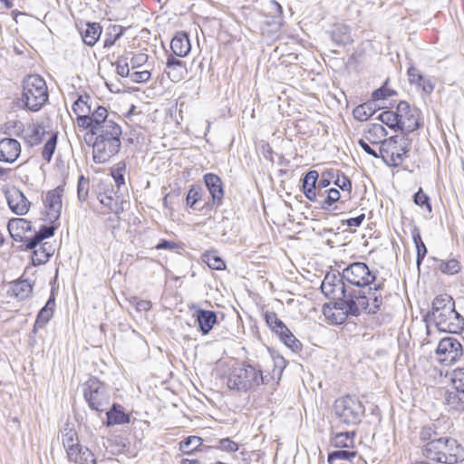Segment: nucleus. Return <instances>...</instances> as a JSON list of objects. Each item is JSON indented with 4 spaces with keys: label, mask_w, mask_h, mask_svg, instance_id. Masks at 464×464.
<instances>
[{
    "label": "nucleus",
    "mask_w": 464,
    "mask_h": 464,
    "mask_svg": "<svg viewBox=\"0 0 464 464\" xmlns=\"http://www.w3.org/2000/svg\"><path fill=\"white\" fill-rule=\"evenodd\" d=\"M21 153V145L14 140L5 138L0 140V160L7 163L14 162Z\"/></svg>",
    "instance_id": "a211bd4d"
},
{
    "label": "nucleus",
    "mask_w": 464,
    "mask_h": 464,
    "mask_svg": "<svg viewBox=\"0 0 464 464\" xmlns=\"http://www.w3.org/2000/svg\"><path fill=\"white\" fill-rule=\"evenodd\" d=\"M364 219V215H360L356 218H352L347 219L346 223L349 227H359L362 220Z\"/></svg>",
    "instance_id": "774afa93"
},
{
    "label": "nucleus",
    "mask_w": 464,
    "mask_h": 464,
    "mask_svg": "<svg viewBox=\"0 0 464 464\" xmlns=\"http://www.w3.org/2000/svg\"><path fill=\"white\" fill-rule=\"evenodd\" d=\"M199 198L200 196L198 190L194 188L189 189L186 198L187 205L192 208L199 199Z\"/></svg>",
    "instance_id": "680f3d73"
},
{
    "label": "nucleus",
    "mask_w": 464,
    "mask_h": 464,
    "mask_svg": "<svg viewBox=\"0 0 464 464\" xmlns=\"http://www.w3.org/2000/svg\"><path fill=\"white\" fill-rule=\"evenodd\" d=\"M417 249V265L420 266L421 260L424 258V256L427 254V248L425 244L420 243L419 245H416Z\"/></svg>",
    "instance_id": "338daca9"
},
{
    "label": "nucleus",
    "mask_w": 464,
    "mask_h": 464,
    "mask_svg": "<svg viewBox=\"0 0 464 464\" xmlns=\"http://www.w3.org/2000/svg\"><path fill=\"white\" fill-rule=\"evenodd\" d=\"M340 198V192L336 188H330L327 191V197L321 202V208L324 210H330L331 206L338 201Z\"/></svg>",
    "instance_id": "c03bdc74"
},
{
    "label": "nucleus",
    "mask_w": 464,
    "mask_h": 464,
    "mask_svg": "<svg viewBox=\"0 0 464 464\" xmlns=\"http://www.w3.org/2000/svg\"><path fill=\"white\" fill-rule=\"evenodd\" d=\"M390 95L391 94L389 92V90L386 87L382 86V87L379 88L378 90L374 91L372 92V97L373 101H379V100L384 99L385 97L390 96Z\"/></svg>",
    "instance_id": "0e129e2a"
},
{
    "label": "nucleus",
    "mask_w": 464,
    "mask_h": 464,
    "mask_svg": "<svg viewBox=\"0 0 464 464\" xmlns=\"http://www.w3.org/2000/svg\"><path fill=\"white\" fill-rule=\"evenodd\" d=\"M156 249H167V250H175L178 248L177 243L173 241L161 240L156 246Z\"/></svg>",
    "instance_id": "69168bd1"
},
{
    "label": "nucleus",
    "mask_w": 464,
    "mask_h": 464,
    "mask_svg": "<svg viewBox=\"0 0 464 464\" xmlns=\"http://www.w3.org/2000/svg\"><path fill=\"white\" fill-rule=\"evenodd\" d=\"M440 269L444 274L455 275L460 270V266L457 260L451 259L447 262H442L440 265Z\"/></svg>",
    "instance_id": "de8ad7c7"
},
{
    "label": "nucleus",
    "mask_w": 464,
    "mask_h": 464,
    "mask_svg": "<svg viewBox=\"0 0 464 464\" xmlns=\"http://www.w3.org/2000/svg\"><path fill=\"white\" fill-rule=\"evenodd\" d=\"M130 421L129 416L121 410L113 405L112 409L107 412V425L124 424Z\"/></svg>",
    "instance_id": "473e14b6"
},
{
    "label": "nucleus",
    "mask_w": 464,
    "mask_h": 464,
    "mask_svg": "<svg viewBox=\"0 0 464 464\" xmlns=\"http://www.w3.org/2000/svg\"><path fill=\"white\" fill-rule=\"evenodd\" d=\"M261 14L266 18L267 25L280 26L282 24V7L275 0H262Z\"/></svg>",
    "instance_id": "f3484780"
},
{
    "label": "nucleus",
    "mask_w": 464,
    "mask_h": 464,
    "mask_svg": "<svg viewBox=\"0 0 464 464\" xmlns=\"http://www.w3.org/2000/svg\"><path fill=\"white\" fill-rule=\"evenodd\" d=\"M116 72L121 77H128L130 75L128 57L127 56H120L115 62Z\"/></svg>",
    "instance_id": "49530a36"
},
{
    "label": "nucleus",
    "mask_w": 464,
    "mask_h": 464,
    "mask_svg": "<svg viewBox=\"0 0 464 464\" xmlns=\"http://www.w3.org/2000/svg\"><path fill=\"white\" fill-rule=\"evenodd\" d=\"M451 382L457 392L464 393V368H459L453 371Z\"/></svg>",
    "instance_id": "ea45409f"
},
{
    "label": "nucleus",
    "mask_w": 464,
    "mask_h": 464,
    "mask_svg": "<svg viewBox=\"0 0 464 464\" xmlns=\"http://www.w3.org/2000/svg\"><path fill=\"white\" fill-rule=\"evenodd\" d=\"M123 29L121 26H112L111 32L104 40V47H111L122 35Z\"/></svg>",
    "instance_id": "a18cd8bd"
},
{
    "label": "nucleus",
    "mask_w": 464,
    "mask_h": 464,
    "mask_svg": "<svg viewBox=\"0 0 464 464\" xmlns=\"http://www.w3.org/2000/svg\"><path fill=\"white\" fill-rule=\"evenodd\" d=\"M89 188H90L89 179L84 178L83 176H81L78 179V185H77V193H78L79 200L85 201L88 198Z\"/></svg>",
    "instance_id": "79ce46f5"
},
{
    "label": "nucleus",
    "mask_w": 464,
    "mask_h": 464,
    "mask_svg": "<svg viewBox=\"0 0 464 464\" xmlns=\"http://www.w3.org/2000/svg\"><path fill=\"white\" fill-rule=\"evenodd\" d=\"M82 450H83V448L79 444L70 446L69 449H66V452H67L69 459L71 461H74V462L79 460V455L81 454Z\"/></svg>",
    "instance_id": "bf43d9fd"
},
{
    "label": "nucleus",
    "mask_w": 464,
    "mask_h": 464,
    "mask_svg": "<svg viewBox=\"0 0 464 464\" xmlns=\"http://www.w3.org/2000/svg\"><path fill=\"white\" fill-rule=\"evenodd\" d=\"M98 199L102 205L106 207L108 210L112 213L119 215L123 211L122 204L119 202V198L115 196L112 189L99 193Z\"/></svg>",
    "instance_id": "b1692460"
},
{
    "label": "nucleus",
    "mask_w": 464,
    "mask_h": 464,
    "mask_svg": "<svg viewBox=\"0 0 464 464\" xmlns=\"http://www.w3.org/2000/svg\"><path fill=\"white\" fill-rule=\"evenodd\" d=\"M63 447L69 449L70 446H73L78 443V438L76 432L73 430H69L63 435Z\"/></svg>",
    "instance_id": "603ef678"
},
{
    "label": "nucleus",
    "mask_w": 464,
    "mask_h": 464,
    "mask_svg": "<svg viewBox=\"0 0 464 464\" xmlns=\"http://www.w3.org/2000/svg\"><path fill=\"white\" fill-rule=\"evenodd\" d=\"M130 304L138 311V312H147L151 308V303L148 300H141L138 297H131L130 299Z\"/></svg>",
    "instance_id": "8fccbe9b"
},
{
    "label": "nucleus",
    "mask_w": 464,
    "mask_h": 464,
    "mask_svg": "<svg viewBox=\"0 0 464 464\" xmlns=\"http://www.w3.org/2000/svg\"><path fill=\"white\" fill-rule=\"evenodd\" d=\"M204 262L212 269L222 270L226 267L225 262L214 253L205 254Z\"/></svg>",
    "instance_id": "4c0bfd02"
},
{
    "label": "nucleus",
    "mask_w": 464,
    "mask_h": 464,
    "mask_svg": "<svg viewBox=\"0 0 464 464\" xmlns=\"http://www.w3.org/2000/svg\"><path fill=\"white\" fill-rule=\"evenodd\" d=\"M44 134L45 130L43 126L32 124L24 130L23 138L28 145L35 146L42 141Z\"/></svg>",
    "instance_id": "a878e982"
},
{
    "label": "nucleus",
    "mask_w": 464,
    "mask_h": 464,
    "mask_svg": "<svg viewBox=\"0 0 464 464\" xmlns=\"http://www.w3.org/2000/svg\"><path fill=\"white\" fill-rule=\"evenodd\" d=\"M54 230L55 227L53 226H44L39 232H37L34 237H31L27 240L26 248L36 247L42 240L52 237L54 234Z\"/></svg>",
    "instance_id": "2f4dec72"
},
{
    "label": "nucleus",
    "mask_w": 464,
    "mask_h": 464,
    "mask_svg": "<svg viewBox=\"0 0 464 464\" xmlns=\"http://www.w3.org/2000/svg\"><path fill=\"white\" fill-rule=\"evenodd\" d=\"M89 96H80L72 104L76 124L81 130H89L92 143V157L96 163H104L117 154L121 148V128L109 116L107 109L97 106L92 110Z\"/></svg>",
    "instance_id": "f257e3e1"
},
{
    "label": "nucleus",
    "mask_w": 464,
    "mask_h": 464,
    "mask_svg": "<svg viewBox=\"0 0 464 464\" xmlns=\"http://www.w3.org/2000/svg\"><path fill=\"white\" fill-rule=\"evenodd\" d=\"M266 322L269 328L274 332H278L279 329L285 325V324L277 317L275 313L266 314Z\"/></svg>",
    "instance_id": "09e8293b"
},
{
    "label": "nucleus",
    "mask_w": 464,
    "mask_h": 464,
    "mask_svg": "<svg viewBox=\"0 0 464 464\" xmlns=\"http://www.w3.org/2000/svg\"><path fill=\"white\" fill-rule=\"evenodd\" d=\"M263 382L261 370L251 365H242L232 371L227 386L232 390L246 392L256 388Z\"/></svg>",
    "instance_id": "0eeeda50"
},
{
    "label": "nucleus",
    "mask_w": 464,
    "mask_h": 464,
    "mask_svg": "<svg viewBox=\"0 0 464 464\" xmlns=\"http://www.w3.org/2000/svg\"><path fill=\"white\" fill-rule=\"evenodd\" d=\"M280 340L291 350L297 351L301 347V343L295 337L292 332L285 324L282 329L276 333Z\"/></svg>",
    "instance_id": "7c9ffc66"
},
{
    "label": "nucleus",
    "mask_w": 464,
    "mask_h": 464,
    "mask_svg": "<svg viewBox=\"0 0 464 464\" xmlns=\"http://www.w3.org/2000/svg\"><path fill=\"white\" fill-rule=\"evenodd\" d=\"M333 444L335 448L349 449L354 446V432H340L335 434L333 439Z\"/></svg>",
    "instance_id": "72a5a7b5"
},
{
    "label": "nucleus",
    "mask_w": 464,
    "mask_h": 464,
    "mask_svg": "<svg viewBox=\"0 0 464 464\" xmlns=\"http://www.w3.org/2000/svg\"><path fill=\"white\" fill-rule=\"evenodd\" d=\"M170 48L175 55L179 57L187 56L191 49L188 34L178 33L171 40Z\"/></svg>",
    "instance_id": "5701e85b"
},
{
    "label": "nucleus",
    "mask_w": 464,
    "mask_h": 464,
    "mask_svg": "<svg viewBox=\"0 0 464 464\" xmlns=\"http://www.w3.org/2000/svg\"><path fill=\"white\" fill-rule=\"evenodd\" d=\"M56 143H57V134L56 133L50 134V137L46 140V142L44 146L43 151H42L43 158L48 162L51 160V159L54 153V150L56 148Z\"/></svg>",
    "instance_id": "c9c22d12"
},
{
    "label": "nucleus",
    "mask_w": 464,
    "mask_h": 464,
    "mask_svg": "<svg viewBox=\"0 0 464 464\" xmlns=\"http://www.w3.org/2000/svg\"><path fill=\"white\" fill-rule=\"evenodd\" d=\"M53 307H54V300L49 299L45 305L40 310L34 325L33 332L35 334L38 328H43L49 320L53 317Z\"/></svg>",
    "instance_id": "bb28decb"
},
{
    "label": "nucleus",
    "mask_w": 464,
    "mask_h": 464,
    "mask_svg": "<svg viewBox=\"0 0 464 464\" xmlns=\"http://www.w3.org/2000/svg\"><path fill=\"white\" fill-rule=\"evenodd\" d=\"M5 198L10 209L16 215H25L30 208V202L24 193L15 187L5 190Z\"/></svg>",
    "instance_id": "4468645a"
},
{
    "label": "nucleus",
    "mask_w": 464,
    "mask_h": 464,
    "mask_svg": "<svg viewBox=\"0 0 464 464\" xmlns=\"http://www.w3.org/2000/svg\"><path fill=\"white\" fill-rule=\"evenodd\" d=\"M436 353L441 363L450 365L462 357L463 348L458 339L450 336L440 341Z\"/></svg>",
    "instance_id": "9b49d317"
},
{
    "label": "nucleus",
    "mask_w": 464,
    "mask_h": 464,
    "mask_svg": "<svg viewBox=\"0 0 464 464\" xmlns=\"http://www.w3.org/2000/svg\"><path fill=\"white\" fill-rule=\"evenodd\" d=\"M166 66V73L172 82H179L185 78L187 68L182 61L170 55L168 57Z\"/></svg>",
    "instance_id": "aec40b11"
},
{
    "label": "nucleus",
    "mask_w": 464,
    "mask_h": 464,
    "mask_svg": "<svg viewBox=\"0 0 464 464\" xmlns=\"http://www.w3.org/2000/svg\"><path fill=\"white\" fill-rule=\"evenodd\" d=\"M130 77L133 82H146L150 79V72L147 70L134 72Z\"/></svg>",
    "instance_id": "13d9d810"
},
{
    "label": "nucleus",
    "mask_w": 464,
    "mask_h": 464,
    "mask_svg": "<svg viewBox=\"0 0 464 464\" xmlns=\"http://www.w3.org/2000/svg\"><path fill=\"white\" fill-rule=\"evenodd\" d=\"M408 77L411 84H415L416 86L421 84V81H423V75L414 66H411L408 69Z\"/></svg>",
    "instance_id": "5fc2aeb1"
},
{
    "label": "nucleus",
    "mask_w": 464,
    "mask_h": 464,
    "mask_svg": "<svg viewBox=\"0 0 464 464\" xmlns=\"http://www.w3.org/2000/svg\"><path fill=\"white\" fill-rule=\"evenodd\" d=\"M414 202L415 204L423 207L425 206L429 212H431V206L429 203L428 196L422 191L421 188L414 195Z\"/></svg>",
    "instance_id": "6e6d98bb"
},
{
    "label": "nucleus",
    "mask_w": 464,
    "mask_h": 464,
    "mask_svg": "<svg viewBox=\"0 0 464 464\" xmlns=\"http://www.w3.org/2000/svg\"><path fill=\"white\" fill-rule=\"evenodd\" d=\"M76 463L96 464V459H94V455L89 449L83 448L81 454L79 455V460H77Z\"/></svg>",
    "instance_id": "864d4df0"
},
{
    "label": "nucleus",
    "mask_w": 464,
    "mask_h": 464,
    "mask_svg": "<svg viewBox=\"0 0 464 464\" xmlns=\"http://www.w3.org/2000/svg\"><path fill=\"white\" fill-rule=\"evenodd\" d=\"M197 320L198 322L201 332L206 334L209 333L217 322V315L212 311L200 309L197 312Z\"/></svg>",
    "instance_id": "cd10ccee"
},
{
    "label": "nucleus",
    "mask_w": 464,
    "mask_h": 464,
    "mask_svg": "<svg viewBox=\"0 0 464 464\" xmlns=\"http://www.w3.org/2000/svg\"><path fill=\"white\" fill-rule=\"evenodd\" d=\"M411 149V140L399 134L384 140L379 147L380 156L390 165L399 166Z\"/></svg>",
    "instance_id": "423d86ee"
},
{
    "label": "nucleus",
    "mask_w": 464,
    "mask_h": 464,
    "mask_svg": "<svg viewBox=\"0 0 464 464\" xmlns=\"http://www.w3.org/2000/svg\"><path fill=\"white\" fill-rule=\"evenodd\" d=\"M83 396L92 410L102 411L109 404L105 387L97 378L92 377L83 384Z\"/></svg>",
    "instance_id": "1a4fd4ad"
},
{
    "label": "nucleus",
    "mask_w": 464,
    "mask_h": 464,
    "mask_svg": "<svg viewBox=\"0 0 464 464\" xmlns=\"http://www.w3.org/2000/svg\"><path fill=\"white\" fill-rule=\"evenodd\" d=\"M334 410L339 420L346 425H355L364 413L362 402L353 396H344L335 401Z\"/></svg>",
    "instance_id": "6e6552de"
},
{
    "label": "nucleus",
    "mask_w": 464,
    "mask_h": 464,
    "mask_svg": "<svg viewBox=\"0 0 464 464\" xmlns=\"http://www.w3.org/2000/svg\"><path fill=\"white\" fill-rule=\"evenodd\" d=\"M397 117L398 129L403 132H412L420 127V111L406 102L398 103Z\"/></svg>",
    "instance_id": "ddd939ff"
},
{
    "label": "nucleus",
    "mask_w": 464,
    "mask_h": 464,
    "mask_svg": "<svg viewBox=\"0 0 464 464\" xmlns=\"http://www.w3.org/2000/svg\"><path fill=\"white\" fill-rule=\"evenodd\" d=\"M417 87L420 88L423 92L429 94L433 92L434 82L431 78H426L425 76H423V81H421V84H419Z\"/></svg>",
    "instance_id": "052dcab7"
},
{
    "label": "nucleus",
    "mask_w": 464,
    "mask_h": 464,
    "mask_svg": "<svg viewBox=\"0 0 464 464\" xmlns=\"http://www.w3.org/2000/svg\"><path fill=\"white\" fill-rule=\"evenodd\" d=\"M355 451H349L344 450H335L328 455V462L330 464H334L335 461L339 459L350 460L352 458L355 457Z\"/></svg>",
    "instance_id": "a19ab883"
},
{
    "label": "nucleus",
    "mask_w": 464,
    "mask_h": 464,
    "mask_svg": "<svg viewBox=\"0 0 464 464\" xmlns=\"http://www.w3.org/2000/svg\"><path fill=\"white\" fill-rule=\"evenodd\" d=\"M33 249H34V256H33L34 263L44 264L53 255L52 252L46 250V248L44 247V245L38 244V246Z\"/></svg>",
    "instance_id": "58836bf2"
},
{
    "label": "nucleus",
    "mask_w": 464,
    "mask_h": 464,
    "mask_svg": "<svg viewBox=\"0 0 464 464\" xmlns=\"http://www.w3.org/2000/svg\"><path fill=\"white\" fill-rule=\"evenodd\" d=\"M63 188L57 187L50 190L43 198L44 208L42 210L43 218L50 223H53L59 219L62 212V197Z\"/></svg>",
    "instance_id": "f8f14e48"
},
{
    "label": "nucleus",
    "mask_w": 464,
    "mask_h": 464,
    "mask_svg": "<svg viewBox=\"0 0 464 464\" xmlns=\"http://www.w3.org/2000/svg\"><path fill=\"white\" fill-rule=\"evenodd\" d=\"M342 277L353 285L361 287L372 284L376 276L368 266L362 262H354L345 267L342 272Z\"/></svg>",
    "instance_id": "9d476101"
},
{
    "label": "nucleus",
    "mask_w": 464,
    "mask_h": 464,
    "mask_svg": "<svg viewBox=\"0 0 464 464\" xmlns=\"http://www.w3.org/2000/svg\"><path fill=\"white\" fill-rule=\"evenodd\" d=\"M21 101L28 110L38 111L48 101V90L44 78L36 74L25 77Z\"/></svg>",
    "instance_id": "39448f33"
},
{
    "label": "nucleus",
    "mask_w": 464,
    "mask_h": 464,
    "mask_svg": "<svg viewBox=\"0 0 464 464\" xmlns=\"http://www.w3.org/2000/svg\"><path fill=\"white\" fill-rule=\"evenodd\" d=\"M431 316L440 331L457 334L464 328V319L455 310L454 301L449 295L434 298Z\"/></svg>",
    "instance_id": "f03ea898"
},
{
    "label": "nucleus",
    "mask_w": 464,
    "mask_h": 464,
    "mask_svg": "<svg viewBox=\"0 0 464 464\" xmlns=\"http://www.w3.org/2000/svg\"><path fill=\"white\" fill-rule=\"evenodd\" d=\"M218 449L227 452H236L238 450V445L229 438H226L218 441Z\"/></svg>",
    "instance_id": "3c124183"
},
{
    "label": "nucleus",
    "mask_w": 464,
    "mask_h": 464,
    "mask_svg": "<svg viewBox=\"0 0 464 464\" xmlns=\"http://www.w3.org/2000/svg\"><path fill=\"white\" fill-rule=\"evenodd\" d=\"M148 62V55L146 53H131L130 63L132 69L139 68Z\"/></svg>",
    "instance_id": "4d7b16f0"
},
{
    "label": "nucleus",
    "mask_w": 464,
    "mask_h": 464,
    "mask_svg": "<svg viewBox=\"0 0 464 464\" xmlns=\"http://www.w3.org/2000/svg\"><path fill=\"white\" fill-rule=\"evenodd\" d=\"M386 297L387 292L382 284L370 287L367 292L363 289L353 290L349 293L348 311L353 316H358L362 312L376 314Z\"/></svg>",
    "instance_id": "7ed1b4c3"
},
{
    "label": "nucleus",
    "mask_w": 464,
    "mask_h": 464,
    "mask_svg": "<svg viewBox=\"0 0 464 464\" xmlns=\"http://www.w3.org/2000/svg\"><path fill=\"white\" fill-rule=\"evenodd\" d=\"M348 303L349 297L343 301L334 302L333 306L325 304L323 306V314L332 324H341L351 314V312L348 311Z\"/></svg>",
    "instance_id": "2eb2a0df"
},
{
    "label": "nucleus",
    "mask_w": 464,
    "mask_h": 464,
    "mask_svg": "<svg viewBox=\"0 0 464 464\" xmlns=\"http://www.w3.org/2000/svg\"><path fill=\"white\" fill-rule=\"evenodd\" d=\"M102 34V28L98 24H87L86 27L82 30L81 34L82 41L87 45L92 46L98 41Z\"/></svg>",
    "instance_id": "c756f323"
},
{
    "label": "nucleus",
    "mask_w": 464,
    "mask_h": 464,
    "mask_svg": "<svg viewBox=\"0 0 464 464\" xmlns=\"http://www.w3.org/2000/svg\"><path fill=\"white\" fill-rule=\"evenodd\" d=\"M360 147L369 155H372V157L374 158H378L379 155L377 154V152L371 148L370 146V142H368L365 138L364 139H361L359 140L358 141Z\"/></svg>",
    "instance_id": "e2e57ef3"
},
{
    "label": "nucleus",
    "mask_w": 464,
    "mask_h": 464,
    "mask_svg": "<svg viewBox=\"0 0 464 464\" xmlns=\"http://www.w3.org/2000/svg\"><path fill=\"white\" fill-rule=\"evenodd\" d=\"M387 135V130L380 123L372 124L364 134L365 140L371 144H376L380 146L386 140L384 138Z\"/></svg>",
    "instance_id": "393cba45"
},
{
    "label": "nucleus",
    "mask_w": 464,
    "mask_h": 464,
    "mask_svg": "<svg viewBox=\"0 0 464 464\" xmlns=\"http://www.w3.org/2000/svg\"><path fill=\"white\" fill-rule=\"evenodd\" d=\"M322 292L334 302L347 299L349 293L345 290L344 284L340 279L325 276L321 285Z\"/></svg>",
    "instance_id": "dca6fc26"
},
{
    "label": "nucleus",
    "mask_w": 464,
    "mask_h": 464,
    "mask_svg": "<svg viewBox=\"0 0 464 464\" xmlns=\"http://www.w3.org/2000/svg\"><path fill=\"white\" fill-rule=\"evenodd\" d=\"M380 121L392 129L398 128L397 109L395 111H385L379 115Z\"/></svg>",
    "instance_id": "e433bc0d"
},
{
    "label": "nucleus",
    "mask_w": 464,
    "mask_h": 464,
    "mask_svg": "<svg viewBox=\"0 0 464 464\" xmlns=\"http://www.w3.org/2000/svg\"><path fill=\"white\" fill-rule=\"evenodd\" d=\"M8 231L15 241L24 242L27 245L26 232L31 231V222L24 218H13L8 222Z\"/></svg>",
    "instance_id": "6ab92c4d"
},
{
    "label": "nucleus",
    "mask_w": 464,
    "mask_h": 464,
    "mask_svg": "<svg viewBox=\"0 0 464 464\" xmlns=\"http://www.w3.org/2000/svg\"><path fill=\"white\" fill-rule=\"evenodd\" d=\"M202 444V439L198 436H189L179 444V450L185 454H190Z\"/></svg>",
    "instance_id": "f704fd0d"
},
{
    "label": "nucleus",
    "mask_w": 464,
    "mask_h": 464,
    "mask_svg": "<svg viewBox=\"0 0 464 464\" xmlns=\"http://www.w3.org/2000/svg\"><path fill=\"white\" fill-rule=\"evenodd\" d=\"M372 113L371 105L367 103L359 105L353 110L354 118L361 121H366Z\"/></svg>",
    "instance_id": "37998d69"
},
{
    "label": "nucleus",
    "mask_w": 464,
    "mask_h": 464,
    "mask_svg": "<svg viewBox=\"0 0 464 464\" xmlns=\"http://www.w3.org/2000/svg\"><path fill=\"white\" fill-rule=\"evenodd\" d=\"M33 292V285L27 280H19L11 285L8 290V295L11 298L16 299L18 301L25 300L30 297Z\"/></svg>",
    "instance_id": "4be33fe9"
},
{
    "label": "nucleus",
    "mask_w": 464,
    "mask_h": 464,
    "mask_svg": "<svg viewBox=\"0 0 464 464\" xmlns=\"http://www.w3.org/2000/svg\"><path fill=\"white\" fill-rule=\"evenodd\" d=\"M318 179V173L315 170L309 171L304 178L303 188L305 197L314 201L316 199L315 184Z\"/></svg>",
    "instance_id": "c85d7f7f"
},
{
    "label": "nucleus",
    "mask_w": 464,
    "mask_h": 464,
    "mask_svg": "<svg viewBox=\"0 0 464 464\" xmlns=\"http://www.w3.org/2000/svg\"><path fill=\"white\" fill-rule=\"evenodd\" d=\"M205 184L212 197L213 202L220 204L224 197L222 181L218 176L208 173L204 176Z\"/></svg>",
    "instance_id": "412c9836"
},
{
    "label": "nucleus",
    "mask_w": 464,
    "mask_h": 464,
    "mask_svg": "<svg viewBox=\"0 0 464 464\" xmlns=\"http://www.w3.org/2000/svg\"><path fill=\"white\" fill-rule=\"evenodd\" d=\"M423 454L432 461L444 464H455L464 459L463 447L450 438L431 440L424 446Z\"/></svg>",
    "instance_id": "20e7f679"
}]
</instances>
